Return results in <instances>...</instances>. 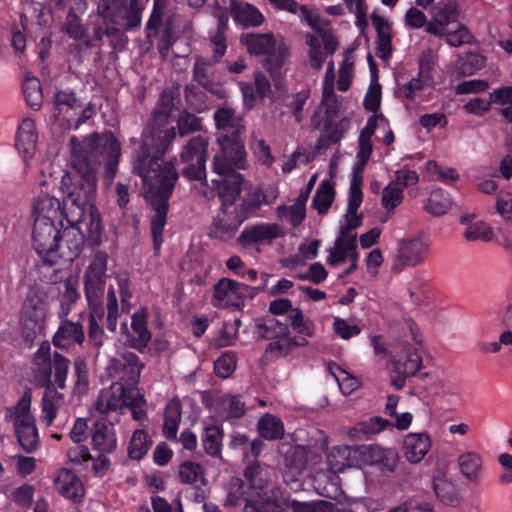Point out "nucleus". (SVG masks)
I'll return each instance as SVG.
<instances>
[{"label":"nucleus","instance_id":"63","mask_svg":"<svg viewBox=\"0 0 512 512\" xmlns=\"http://www.w3.org/2000/svg\"><path fill=\"white\" fill-rule=\"evenodd\" d=\"M492 234L491 229L486 223L478 221L467 227L464 232V237L468 241L483 240L487 242L491 240Z\"/></svg>","mask_w":512,"mask_h":512},{"label":"nucleus","instance_id":"46","mask_svg":"<svg viewBox=\"0 0 512 512\" xmlns=\"http://www.w3.org/2000/svg\"><path fill=\"white\" fill-rule=\"evenodd\" d=\"M486 58L479 53L468 52L456 61V71L461 76H471L485 66Z\"/></svg>","mask_w":512,"mask_h":512},{"label":"nucleus","instance_id":"3","mask_svg":"<svg viewBox=\"0 0 512 512\" xmlns=\"http://www.w3.org/2000/svg\"><path fill=\"white\" fill-rule=\"evenodd\" d=\"M214 120L219 131L217 143L221 147V152L214 157V169L223 173L229 169L228 157H231L234 163L245 160L246 151L242 140L245 125L229 107L218 108L214 113Z\"/></svg>","mask_w":512,"mask_h":512},{"label":"nucleus","instance_id":"49","mask_svg":"<svg viewBox=\"0 0 512 512\" xmlns=\"http://www.w3.org/2000/svg\"><path fill=\"white\" fill-rule=\"evenodd\" d=\"M351 454L349 446H336L327 453V466L333 473L343 472L349 466L348 458Z\"/></svg>","mask_w":512,"mask_h":512},{"label":"nucleus","instance_id":"7","mask_svg":"<svg viewBox=\"0 0 512 512\" xmlns=\"http://www.w3.org/2000/svg\"><path fill=\"white\" fill-rule=\"evenodd\" d=\"M32 390L27 388L17 404L7 408L6 418L13 420L14 430L21 448L26 453L34 452L39 446L35 418L31 414Z\"/></svg>","mask_w":512,"mask_h":512},{"label":"nucleus","instance_id":"60","mask_svg":"<svg viewBox=\"0 0 512 512\" xmlns=\"http://www.w3.org/2000/svg\"><path fill=\"white\" fill-rule=\"evenodd\" d=\"M221 417L225 419L239 418L245 413V404L237 396L225 397L221 401Z\"/></svg>","mask_w":512,"mask_h":512},{"label":"nucleus","instance_id":"38","mask_svg":"<svg viewBox=\"0 0 512 512\" xmlns=\"http://www.w3.org/2000/svg\"><path fill=\"white\" fill-rule=\"evenodd\" d=\"M282 420L271 414H265L258 420V436L266 440H278L284 435Z\"/></svg>","mask_w":512,"mask_h":512},{"label":"nucleus","instance_id":"34","mask_svg":"<svg viewBox=\"0 0 512 512\" xmlns=\"http://www.w3.org/2000/svg\"><path fill=\"white\" fill-rule=\"evenodd\" d=\"M335 194L336 191L332 181H321L313 196L312 208L315 209L319 215H326L332 206Z\"/></svg>","mask_w":512,"mask_h":512},{"label":"nucleus","instance_id":"52","mask_svg":"<svg viewBox=\"0 0 512 512\" xmlns=\"http://www.w3.org/2000/svg\"><path fill=\"white\" fill-rule=\"evenodd\" d=\"M152 442L143 430L134 431L129 447L128 455L133 460H141L149 451Z\"/></svg>","mask_w":512,"mask_h":512},{"label":"nucleus","instance_id":"39","mask_svg":"<svg viewBox=\"0 0 512 512\" xmlns=\"http://www.w3.org/2000/svg\"><path fill=\"white\" fill-rule=\"evenodd\" d=\"M215 63L207 58L197 56L193 66V80L206 90L212 91L214 88V71Z\"/></svg>","mask_w":512,"mask_h":512},{"label":"nucleus","instance_id":"62","mask_svg":"<svg viewBox=\"0 0 512 512\" xmlns=\"http://www.w3.org/2000/svg\"><path fill=\"white\" fill-rule=\"evenodd\" d=\"M434 16L436 17V21L448 26L458 18V3L455 0L447 1L436 9Z\"/></svg>","mask_w":512,"mask_h":512},{"label":"nucleus","instance_id":"56","mask_svg":"<svg viewBox=\"0 0 512 512\" xmlns=\"http://www.w3.org/2000/svg\"><path fill=\"white\" fill-rule=\"evenodd\" d=\"M59 297L60 310L58 314L61 318H63L70 313L71 306L76 303L79 298V294L71 279H67L63 283V291Z\"/></svg>","mask_w":512,"mask_h":512},{"label":"nucleus","instance_id":"8","mask_svg":"<svg viewBox=\"0 0 512 512\" xmlns=\"http://www.w3.org/2000/svg\"><path fill=\"white\" fill-rule=\"evenodd\" d=\"M47 307L45 291L31 287L22 304L20 314L21 334L29 344H32L34 339L44 331Z\"/></svg>","mask_w":512,"mask_h":512},{"label":"nucleus","instance_id":"31","mask_svg":"<svg viewBox=\"0 0 512 512\" xmlns=\"http://www.w3.org/2000/svg\"><path fill=\"white\" fill-rule=\"evenodd\" d=\"M92 446L99 453H112L117 447L113 427L105 422H96L92 428Z\"/></svg>","mask_w":512,"mask_h":512},{"label":"nucleus","instance_id":"50","mask_svg":"<svg viewBox=\"0 0 512 512\" xmlns=\"http://www.w3.org/2000/svg\"><path fill=\"white\" fill-rule=\"evenodd\" d=\"M62 31H64L70 38L74 40H81L84 44L88 29L83 25L81 18L76 14L75 10L70 8L63 24Z\"/></svg>","mask_w":512,"mask_h":512},{"label":"nucleus","instance_id":"21","mask_svg":"<svg viewBox=\"0 0 512 512\" xmlns=\"http://www.w3.org/2000/svg\"><path fill=\"white\" fill-rule=\"evenodd\" d=\"M127 404V391L121 382H114L108 388L102 389L95 402L94 409L100 415L117 411Z\"/></svg>","mask_w":512,"mask_h":512},{"label":"nucleus","instance_id":"11","mask_svg":"<svg viewBox=\"0 0 512 512\" xmlns=\"http://www.w3.org/2000/svg\"><path fill=\"white\" fill-rule=\"evenodd\" d=\"M100 15L117 29L130 31L140 27L143 11L139 0H109L99 6Z\"/></svg>","mask_w":512,"mask_h":512},{"label":"nucleus","instance_id":"43","mask_svg":"<svg viewBox=\"0 0 512 512\" xmlns=\"http://www.w3.org/2000/svg\"><path fill=\"white\" fill-rule=\"evenodd\" d=\"M227 28L228 18L226 16H221L219 18L215 34L210 37V41L213 46L212 57L210 60L214 63H218L226 53L227 40L225 33L227 31Z\"/></svg>","mask_w":512,"mask_h":512},{"label":"nucleus","instance_id":"23","mask_svg":"<svg viewBox=\"0 0 512 512\" xmlns=\"http://www.w3.org/2000/svg\"><path fill=\"white\" fill-rule=\"evenodd\" d=\"M84 240L83 227L80 230L73 225L63 228L58 248V260L64 258L66 261H73L81 253Z\"/></svg>","mask_w":512,"mask_h":512},{"label":"nucleus","instance_id":"26","mask_svg":"<svg viewBox=\"0 0 512 512\" xmlns=\"http://www.w3.org/2000/svg\"><path fill=\"white\" fill-rule=\"evenodd\" d=\"M431 439L427 433H409L403 440L405 458L411 463H419L428 453Z\"/></svg>","mask_w":512,"mask_h":512},{"label":"nucleus","instance_id":"9","mask_svg":"<svg viewBox=\"0 0 512 512\" xmlns=\"http://www.w3.org/2000/svg\"><path fill=\"white\" fill-rule=\"evenodd\" d=\"M290 48L282 36L273 33H258V62L272 77L277 89L283 80L282 69L290 57Z\"/></svg>","mask_w":512,"mask_h":512},{"label":"nucleus","instance_id":"44","mask_svg":"<svg viewBox=\"0 0 512 512\" xmlns=\"http://www.w3.org/2000/svg\"><path fill=\"white\" fill-rule=\"evenodd\" d=\"M240 217L241 218L237 221H229L225 217H217L210 229V237L219 239L221 241H227L231 239L243 220L247 218L244 217L241 213Z\"/></svg>","mask_w":512,"mask_h":512},{"label":"nucleus","instance_id":"40","mask_svg":"<svg viewBox=\"0 0 512 512\" xmlns=\"http://www.w3.org/2000/svg\"><path fill=\"white\" fill-rule=\"evenodd\" d=\"M233 20L243 29L256 26V8L248 3L232 0L230 4Z\"/></svg>","mask_w":512,"mask_h":512},{"label":"nucleus","instance_id":"51","mask_svg":"<svg viewBox=\"0 0 512 512\" xmlns=\"http://www.w3.org/2000/svg\"><path fill=\"white\" fill-rule=\"evenodd\" d=\"M74 385L72 395L82 397L89 391L88 368L84 360H77L74 363Z\"/></svg>","mask_w":512,"mask_h":512},{"label":"nucleus","instance_id":"5","mask_svg":"<svg viewBox=\"0 0 512 512\" xmlns=\"http://www.w3.org/2000/svg\"><path fill=\"white\" fill-rule=\"evenodd\" d=\"M229 169L223 173L213 170L219 175V179L212 180L217 193L224 206L231 205L239 196L242 198L240 213L244 217H250L256 210V189L253 184L245 180L240 173L234 172L235 168H244V160L234 163L231 157L227 158Z\"/></svg>","mask_w":512,"mask_h":512},{"label":"nucleus","instance_id":"12","mask_svg":"<svg viewBox=\"0 0 512 512\" xmlns=\"http://www.w3.org/2000/svg\"><path fill=\"white\" fill-rule=\"evenodd\" d=\"M431 241L427 236L416 235L400 239L397 243L392 271L401 273L406 268L423 264L428 258Z\"/></svg>","mask_w":512,"mask_h":512},{"label":"nucleus","instance_id":"4","mask_svg":"<svg viewBox=\"0 0 512 512\" xmlns=\"http://www.w3.org/2000/svg\"><path fill=\"white\" fill-rule=\"evenodd\" d=\"M321 106L323 114L315 113L312 122L315 129L320 131L316 142V150L322 151L330 146L339 144L351 128L352 121L349 117L339 119V101L334 92L333 79L326 81L323 86Z\"/></svg>","mask_w":512,"mask_h":512},{"label":"nucleus","instance_id":"55","mask_svg":"<svg viewBox=\"0 0 512 512\" xmlns=\"http://www.w3.org/2000/svg\"><path fill=\"white\" fill-rule=\"evenodd\" d=\"M433 488L437 498L443 503L450 506H456L459 503L458 494L452 483L443 479H436L433 481Z\"/></svg>","mask_w":512,"mask_h":512},{"label":"nucleus","instance_id":"41","mask_svg":"<svg viewBox=\"0 0 512 512\" xmlns=\"http://www.w3.org/2000/svg\"><path fill=\"white\" fill-rule=\"evenodd\" d=\"M178 476L182 483L193 485L196 488L207 484L204 469L192 461L183 462L178 469Z\"/></svg>","mask_w":512,"mask_h":512},{"label":"nucleus","instance_id":"14","mask_svg":"<svg viewBox=\"0 0 512 512\" xmlns=\"http://www.w3.org/2000/svg\"><path fill=\"white\" fill-rule=\"evenodd\" d=\"M107 261V253L97 251L84 274L85 293L88 304L95 311L102 305L104 297Z\"/></svg>","mask_w":512,"mask_h":512},{"label":"nucleus","instance_id":"37","mask_svg":"<svg viewBox=\"0 0 512 512\" xmlns=\"http://www.w3.org/2000/svg\"><path fill=\"white\" fill-rule=\"evenodd\" d=\"M109 20L97 19L92 23V34L87 31V36L84 41V45L87 48L101 46L105 36L112 37L116 36L120 31L115 25L109 27Z\"/></svg>","mask_w":512,"mask_h":512},{"label":"nucleus","instance_id":"64","mask_svg":"<svg viewBox=\"0 0 512 512\" xmlns=\"http://www.w3.org/2000/svg\"><path fill=\"white\" fill-rule=\"evenodd\" d=\"M236 368V358L232 353H224L214 363V370L220 378H228Z\"/></svg>","mask_w":512,"mask_h":512},{"label":"nucleus","instance_id":"20","mask_svg":"<svg viewBox=\"0 0 512 512\" xmlns=\"http://www.w3.org/2000/svg\"><path fill=\"white\" fill-rule=\"evenodd\" d=\"M66 220L77 230L81 227L84 229V239L86 238L91 244L98 245L101 242L102 225L98 210L95 208L84 211V215L68 213Z\"/></svg>","mask_w":512,"mask_h":512},{"label":"nucleus","instance_id":"10","mask_svg":"<svg viewBox=\"0 0 512 512\" xmlns=\"http://www.w3.org/2000/svg\"><path fill=\"white\" fill-rule=\"evenodd\" d=\"M63 223L34 220L32 230L33 246L42 259L43 267L51 268L58 262Z\"/></svg>","mask_w":512,"mask_h":512},{"label":"nucleus","instance_id":"28","mask_svg":"<svg viewBox=\"0 0 512 512\" xmlns=\"http://www.w3.org/2000/svg\"><path fill=\"white\" fill-rule=\"evenodd\" d=\"M55 485L60 494L75 502L80 501L84 496L80 479L70 470H59L55 477Z\"/></svg>","mask_w":512,"mask_h":512},{"label":"nucleus","instance_id":"17","mask_svg":"<svg viewBox=\"0 0 512 512\" xmlns=\"http://www.w3.org/2000/svg\"><path fill=\"white\" fill-rule=\"evenodd\" d=\"M148 315V309L141 307L131 315L130 326L126 322L121 324L124 344L140 353L148 348L152 339V333L148 328Z\"/></svg>","mask_w":512,"mask_h":512},{"label":"nucleus","instance_id":"61","mask_svg":"<svg viewBox=\"0 0 512 512\" xmlns=\"http://www.w3.org/2000/svg\"><path fill=\"white\" fill-rule=\"evenodd\" d=\"M330 505L324 500L305 502L292 499L289 501L292 512H330Z\"/></svg>","mask_w":512,"mask_h":512},{"label":"nucleus","instance_id":"24","mask_svg":"<svg viewBox=\"0 0 512 512\" xmlns=\"http://www.w3.org/2000/svg\"><path fill=\"white\" fill-rule=\"evenodd\" d=\"M248 287L228 278H222L214 286L213 305L218 308H226L238 305L235 299L244 294Z\"/></svg>","mask_w":512,"mask_h":512},{"label":"nucleus","instance_id":"59","mask_svg":"<svg viewBox=\"0 0 512 512\" xmlns=\"http://www.w3.org/2000/svg\"><path fill=\"white\" fill-rule=\"evenodd\" d=\"M434 66L435 60L432 53L429 52L420 56L417 77L420 78L424 84L430 85L431 87L435 84L433 76Z\"/></svg>","mask_w":512,"mask_h":512},{"label":"nucleus","instance_id":"15","mask_svg":"<svg viewBox=\"0 0 512 512\" xmlns=\"http://www.w3.org/2000/svg\"><path fill=\"white\" fill-rule=\"evenodd\" d=\"M208 140L203 136L191 138L180 153V160L187 166L182 173L190 180H206L205 163L208 156Z\"/></svg>","mask_w":512,"mask_h":512},{"label":"nucleus","instance_id":"13","mask_svg":"<svg viewBox=\"0 0 512 512\" xmlns=\"http://www.w3.org/2000/svg\"><path fill=\"white\" fill-rule=\"evenodd\" d=\"M256 466L250 464L243 473V478L233 477L228 484L224 507L243 505V512H256Z\"/></svg>","mask_w":512,"mask_h":512},{"label":"nucleus","instance_id":"48","mask_svg":"<svg viewBox=\"0 0 512 512\" xmlns=\"http://www.w3.org/2000/svg\"><path fill=\"white\" fill-rule=\"evenodd\" d=\"M279 219H286L294 228L300 226L306 218V205L296 201L290 206L280 205L277 208Z\"/></svg>","mask_w":512,"mask_h":512},{"label":"nucleus","instance_id":"25","mask_svg":"<svg viewBox=\"0 0 512 512\" xmlns=\"http://www.w3.org/2000/svg\"><path fill=\"white\" fill-rule=\"evenodd\" d=\"M371 21L377 34L376 54L388 61L392 57V24L375 12L371 14Z\"/></svg>","mask_w":512,"mask_h":512},{"label":"nucleus","instance_id":"19","mask_svg":"<svg viewBox=\"0 0 512 512\" xmlns=\"http://www.w3.org/2000/svg\"><path fill=\"white\" fill-rule=\"evenodd\" d=\"M143 368L144 364L138 355L131 351H125L118 358L111 359L108 366L113 377L134 383L138 382Z\"/></svg>","mask_w":512,"mask_h":512},{"label":"nucleus","instance_id":"45","mask_svg":"<svg viewBox=\"0 0 512 512\" xmlns=\"http://www.w3.org/2000/svg\"><path fill=\"white\" fill-rule=\"evenodd\" d=\"M450 206L451 199L449 193L441 188H438L432 190L424 205V208L428 213L434 216H442L448 211Z\"/></svg>","mask_w":512,"mask_h":512},{"label":"nucleus","instance_id":"29","mask_svg":"<svg viewBox=\"0 0 512 512\" xmlns=\"http://www.w3.org/2000/svg\"><path fill=\"white\" fill-rule=\"evenodd\" d=\"M422 366V355L418 347L408 345L402 354L394 361V367L399 375L414 376Z\"/></svg>","mask_w":512,"mask_h":512},{"label":"nucleus","instance_id":"2","mask_svg":"<svg viewBox=\"0 0 512 512\" xmlns=\"http://www.w3.org/2000/svg\"><path fill=\"white\" fill-rule=\"evenodd\" d=\"M71 161L79 175L64 199L68 213L84 215V211L95 208L93 200L97 190V173L100 164L105 166L104 182L111 185L117 173L121 157V144L112 133L94 132L82 141L70 138Z\"/></svg>","mask_w":512,"mask_h":512},{"label":"nucleus","instance_id":"32","mask_svg":"<svg viewBox=\"0 0 512 512\" xmlns=\"http://www.w3.org/2000/svg\"><path fill=\"white\" fill-rule=\"evenodd\" d=\"M93 115V109L90 106L77 105L67 112H54L53 117L55 121L65 129L74 127L79 128L86 120L90 119Z\"/></svg>","mask_w":512,"mask_h":512},{"label":"nucleus","instance_id":"18","mask_svg":"<svg viewBox=\"0 0 512 512\" xmlns=\"http://www.w3.org/2000/svg\"><path fill=\"white\" fill-rule=\"evenodd\" d=\"M393 417L396 418L395 424L380 416L370 417L367 420H363L357 423L353 428L350 429L349 434L351 437L362 438L375 435L388 427H396L400 430H404L411 425L413 419V416L410 412H404L401 414L396 413V415Z\"/></svg>","mask_w":512,"mask_h":512},{"label":"nucleus","instance_id":"16","mask_svg":"<svg viewBox=\"0 0 512 512\" xmlns=\"http://www.w3.org/2000/svg\"><path fill=\"white\" fill-rule=\"evenodd\" d=\"M288 335V325L274 317H267L258 322V336L265 339H275L265 349L264 358L266 360L272 361L290 353Z\"/></svg>","mask_w":512,"mask_h":512},{"label":"nucleus","instance_id":"1","mask_svg":"<svg viewBox=\"0 0 512 512\" xmlns=\"http://www.w3.org/2000/svg\"><path fill=\"white\" fill-rule=\"evenodd\" d=\"M174 106L173 91H163L153 111V127L150 131L143 132L142 143L136 151L132 168L133 173L141 177L144 187L151 194V205L155 211L151 219L155 252L160 250L163 243L169 198L178 180L174 162H165L162 158L176 137L175 127L163 129L168 124Z\"/></svg>","mask_w":512,"mask_h":512},{"label":"nucleus","instance_id":"30","mask_svg":"<svg viewBox=\"0 0 512 512\" xmlns=\"http://www.w3.org/2000/svg\"><path fill=\"white\" fill-rule=\"evenodd\" d=\"M84 341L83 327L79 322L63 320L53 336L54 346L66 348L74 343L81 344Z\"/></svg>","mask_w":512,"mask_h":512},{"label":"nucleus","instance_id":"53","mask_svg":"<svg viewBox=\"0 0 512 512\" xmlns=\"http://www.w3.org/2000/svg\"><path fill=\"white\" fill-rule=\"evenodd\" d=\"M202 129V119L194 114L183 110L177 120V131L179 136L185 137Z\"/></svg>","mask_w":512,"mask_h":512},{"label":"nucleus","instance_id":"42","mask_svg":"<svg viewBox=\"0 0 512 512\" xmlns=\"http://www.w3.org/2000/svg\"><path fill=\"white\" fill-rule=\"evenodd\" d=\"M458 464L462 475L472 482H476L482 470V457L476 452H466L459 456Z\"/></svg>","mask_w":512,"mask_h":512},{"label":"nucleus","instance_id":"36","mask_svg":"<svg viewBox=\"0 0 512 512\" xmlns=\"http://www.w3.org/2000/svg\"><path fill=\"white\" fill-rule=\"evenodd\" d=\"M181 404L178 400L170 401L164 410L163 434L168 440H175L181 421Z\"/></svg>","mask_w":512,"mask_h":512},{"label":"nucleus","instance_id":"47","mask_svg":"<svg viewBox=\"0 0 512 512\" xmlns=\"http://www.w3.org/2000/svg\"><path fill=\"white\" fill-rule=\"evenodd\" d=\"M223 432L220 427L216 425L208 426L204 430L202 445L204 451L214 457L221 456V441Z\"/></svg>","mask_w":512,"mask_h":512},{"label":"nucleus","instance_id":"35","mask_svg":"<svg viewBox=\"0 0 512 512\" xmlns=\"http://www.w3.org/2000/svg\"><path fill=\"white\" fill-rule=\"evenodd\" d=\"M279 452L283 455L287 467L298 471L305 469L308 462L306 447L283 443L279 448Z\"/></svg>","mask_w":512,"mask_h":512},{"label":"nucleus","instance_id":"22","mask_svg":"<svg viewBox=\"0 0 512 512\" xmlns=\"http://www.w3.org/2000/svg\"><path fill=\"white\" fill-rule=\"evenodd\" d=\"M68 214V207L60 202L56 197L50 195L39 196L34 204V220H41L42 218L47 222L63 223Z\"/></svg>","mask_w":512,"mask_h":512},{"label":"nucleus","instance_id":"54","mask_svg":"<svg viewBox=\"0 0 512 512\" xmlns=\"http://www.w3.org/2000/svg\"><path fill=\"white\" fill-rule=\"evenodd\" d=\"M404 200L403 188L390 182L382 191L381 204L389 212H394Z\"/></svg>","mask_w":512,"mask_h":512},{"label":"nucleus","instance_id":"58","mask_svg":"<svg viewBox=\"0 0 512 512\" xmlns=\"http://www.w3.org/2000/svg\"><path fill=\"white\" fill-rule=\"evenodd\" d=\"M106 308V328L111 332H115L117 329V321L119 317V307L116 292L113 288H110L107 292Z\"/></svg>","mask_w":512,"mask_h":512},{"label":"nucleus","instance_id":"57","mask_svg":"<svg viewBox=\"0 0 512 512\" xmlns=\"http://www.w3.org/2000/svg\"><path fill=\"white\" fill-rule=\"evenodd\" d=\"M23 93L27 103L33 108H39L42 103V90L40 81L36 77L26 78L23 84Z\"/></svg>","mask_w":512,"mask_h":512},{"label":"nucleus","instance_id":"27","mask_svg":"<svg viewBox=\"0 0 512 512\" xmlns=\"http://www.w3.org/2000/svg\"><path fill=\"white\" fill-rule=\"evenodd\" d=\"M44 388L41 399V420L46 425H51L57 416L59 409L63 406L65 396L58 391L54 385L40 386Z\"/></svg>","mask_w":512,"mask_h":512},{"label":"nucleus","instance_id":"33","mask_svg":"<svg viewBox=\"0 0 512 512\" xmlns=\"http://www.w3.org/2000/svg\"><path fill=\"white\" fill-rule=\"evenodd\" d=\"M37 134L35 123L32 119H24L16 135V147L25 156H30L35 151Z\"/></svg>","mask_w":512,"mask_h":512},{"label":"nucleus","instance_id":"6","mask_svg":"<svg viewBox=\"0 0 512 512\" xmlns=\"http://www.w3.org/2000/svg\"><path fill=\"white\" fill-rule=\"evenodd\" d=\"M33 379L36 386L54 385L66 388L70 360L57 351H52L48 343H42L32 359Z\"/></svg>","mask_w":512,"mask_h":512}]
</instances>
